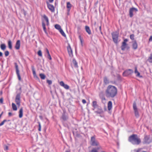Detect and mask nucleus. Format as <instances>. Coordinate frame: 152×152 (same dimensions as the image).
<instances>
[{
	"label": "nucleus",
	"mask_w": 152,
	"mask_h": 152,
	"mask_svg": "<svg viewBox=\"0 0 152 152\" xmlns=\"http://www.w3.org/2000/svg\"><path fill=\"white\" fill-rule=\"evenodd\" d=\"M90 142L91 145L93 146H97L99 145L98 142L96 140L95 135L91 137Z\"/></svg>",
	"instance_id": "nucleus-6"
},
{
	"label": "nucleus",
	"mask_w": 152,
	"mask_h": 152,
	"mask_svg": "<svg viewBox=\"0 0 152 152\" xmlns=\"http://www.w3.org/2000/svg\"><path fill=\"white\" fill-rule=\"evenodd\" d=\"M138 72V71L137 70V67H135L134 73L135 74H137V73Z\"/></svg>",
	"instance_id": "nucleus-49"
},
{
	"label": "nucleus",
	"mask_w": 152,
	"mask_h": 152,
	"mask_svg": "<svg viewBox=\"0 0 152 152\" xmlns=\"http://www.w3.org/2000/svg\"><path fill=\"white\" fill-rule=\"evenodd\" d=\"M8 116L9 117L11 116L12 115V113L11 112H9L8 113Z\"/></svg>",
	"instance_id": "nucleus-53"
},
{
	"label": "nucleus",
	"mask_w": 152,
	"mask_h": 152,
	"mask_svg": "<svg viewBox=\"0 0 152 152\" xmlns=\"http://www.w3.org/2000/svg\"><path fill=\"white\" fill-rule=\"evenodd\" d=\"M79 38L80 40V42L81 43V45H82L83 44V39L82 38L81 36L80 35H79Z\"/></svg>",
	"instance_id": "nucleus-45"
},
{
	"label": "nucleus",
	"mask_w": 152,
	"mask_h": 152,
	"mask_svg": "<svg viewBox=\"0 0 152 152\" xmlns=\"http://www.w3.org/2000/svg\"><path fill=\"white\" fill-rule=\"evenodd\" d=\"M21 87L20 88L19 90H21Z\"/></svg>",
	"instance_id": "nucleus-64"
},
{
	"label": "nucleus",
	"mask_w": 152,
	"mask_h": 152,
	"mask_svg": "<svg viewBox=\"0 0 152 152\" xmlns=\"http://www.w3.org/2000/svg\"><path fill=\"white\" fill-rule=\"evenodd\" d=\"M5 56L6 57H7L9 56V52L8 50H6L4 52Z\"/></svg>",
	"instance_id": "nucleus-39"
},
{
	"label": "nucleus",
	"mask_w": 152,
	"mask_h": 152,
	"mask_svg": "<svg viewBox=\"0 0 152 152\" xmlns=\"http://www.w3.org/2000/svg\"><path fill=\"white\" fill-rule=\"evenodd\" d=\"M23 116V108L22 107H21L19 111V117L21 118Z\"/></svg>",
	"instance_id": "nucleus-20"
},
{
	"label": "nucleus",
	"mask_w": 152,
	"mask_h": 152,
	"mask_svg": "<svg viewBox=\"0 0 152 152\" xmlns=\"http://www.w3.org/2000/svg\"><path fill=\"white\" fill-rule=\"evenodd\" d=\"M99 30H100V32L102 34H103V33H102V31H101V26H100L99 27Z\"/></svg>",
	"instance_id": "nucleus-50"
},
{
	"label": "nucleus",
	"mask_w": 152,
	"mask_h": 152,
	"mask_svg": "<svg viewBox=\"0 0 152 152\" xmlns=\"http://www.w3.org/2000/svg\"><path fill=\"white\" fill-rule=\"evenodd\" d=\"M72 63L74 65V66L76 68H77L78 67L77 63V62L76 60L74 58L73 59Z\"/></svg>",
	"instance_id": "nucleus-26"
},
{
	"label": "nucleus",
	"mask_w": 152,
	"mask_h": 152,
	"mask_svg": "<svg viewBox=\"0 0 152 152\" xmlns=\"http://www.w3.org/2000/svg\"><path fill=\"white\" fill-rule=\"evenodd\" d=\"M60 92H61V94L62 95H63L64 94V93L62 91H61V90H60Z\"/></svg>",
	"instance_id": "nucleus-59"
},
{
	"label": "nucleus",
	"mask_w": 152,
	"mask_h": 152,
	"mask_svg": "<svg viewBox=\"0 0 152 152\" xmlns=\"http://www.w3.org/2000/svg\"><path fill=\"white\" fill-rule=\"evenodd\" d=\"M14 64L16 70V73L18 76V79L20 81L21 79L20 74V71L18 68V65L17 63L15 62L14 63Z\"/></svg>",
	"instance_id": "nucleus-8"
},
{
	"label": "nucleus",
	"mask_w": 152,
	"mask_h": 152,
	"mask_svg": "<svg viewBox=\"0 0 152 152\" xmlns=\"http://www.w3.org/2000/svg\"><path fill=\"white\" fill-rule=\"evenodd\" d=\"M63 87L66 89H68L69 88V86L67 84H65Z\"/></svg>",
	"instance_id": "nucleus-42"
},
{
	"label": "nucleus",
	"mask_w": 152,
	"mask_h": 152,
	"mask_svg": "<svg viewBox=\"0 0 152 152\" xmlns=\"http://www.w3.org/2000/svg\"><path fill=\"white\" fill-rule=\"evenodd\" d=\"M37 54L40 57L42 56V52L40 50H39L38 51Z\"/></svg>",
	"instance_id": "nucleus-38"
},
{
	"label": "nucleus",
	"mask_w": 152,
	"mask_h": 152,
	"mask_svg": "<svg viewBox=\"0 0 152 152\" xmlns=\"http://www.w3.org/2000/svg\"><path fill=\"white\" fill-rule=\"evenodd\" d=\"M96 108L97 109V110L95 111V113L99 114H101L103 113V111L101 107L99 106Z\"/></svg>",
	"instance_id": "nucleus-15"
},
{
	"label": "nucleus",
	"mask_w": 152,
	"mask_h": 152,
	"mask_svg": "<svg viewBox=\"0 0 152 152\" xmlns=\"http://www.w3.org/2000/svg\"><path fill=\"white\" fill-rule=\"evenodd\" d=\"M61 120L62 121H66L69 119L68 115L66 110H63L61 116L60 118Z\"/></svg>",
	"instance_id": "nucleus-5"
},
{
	"label": "nucleus",
	"mask_w": 152,
	"mask_h": 152,
	"mask_svg": "<svg viewBox=\"0 0 152 152\" xmlns=\"http://www.w3.org/2000/svg\"><path fill=\"white\" fill-rule=\"evenodd\" d=\"M100 98H101V99L102 100H106V99L105 98V97H104V96H102V97H100Z\"/></svg>",
	"instance_id": "nucleus-52"
},
{
	"label": "nucleus",
	"mask_w": 152,
	"mask_h": 152,
	"mask_svg": "<svg viewBox=\"0 0 152 152\" xmlns=\"http://www.w3.org/2000/svg\"><path fill=\"white\" fill-rule=\"evenodd\" d=\"M112 103L111 101H109L108 103V109L109 110H111L112 108Z\"/></svg>",
	"instance_id": "nucleus-24"
},
{
	"label": "nucleus",
	"mask_w": 152,
	"mask_h": 152,
	"mask_svg": "<svg viewBox=\"0 0 152 152\" xmlns=\"http://www.w3.org/2000/svg\"><path fill=\"white\" fill-rule=\"evenodd\" d=\"M32 71L33 72V75L34 76V77L35 78H36L37 79H39V77L37 76L36 72L34 69V67L33 66H32Z\"/></svg>",
	"instance_id": "nucleus-18"
},
{
	"label": "nucleus",
	"mask_w": 152,
	"mask_h": 152,
	"mask_svg": "<svg viewBox=\"0 0 152 152\" xmlns=\"http://www.w3.org/2000/svg\"><path fill=\"white\" fill-rule=\"evenodd\" d=\"M20 41L19 40H17L15 46V48L16 50H19L20 49Z\"/></svg>",
	"instance_id": "nucleus-16"
},
{
	"label": "nucleus",
	"mask_w": 152,
	"mask_h": 152,
	"mask_svg": "<svg viewBox=\"0 0 152 152\" xmlns=\"http://www.w3.org/2000/svg\"><path fill=\"white\" fill-rule=\"evenodd\" d=\"M134 37V34H132L130 35V38L132 40H134V41L135 40Z\"/></svg>",
	"instance_id": "nucleus-37"
},
{
	"label": "nucleus",
	"mask_w": 152,
	"mask_h": 152,
	"mask_svg": "<svg viewBox=\"0 0 152 152\" xmlns=\"http://www.w3.org/2000/svg\"><path fill=\"white\" fill-rule=\"evenodd\" d=\"M21 12L23 13L25 16H26V11L23 9H22L21 10Z\"/></svg>",
	"instance_id": "nucleus-40"
},
{
	"label": "nucleus",
	"mask_w": 152,
	"mask_h": 152,
	"mask_svg": "<svg viewBox=\"0 0 152 152\" xmlns=\"http://www.w3.org/2000/svg\"><path fill=\"white\" fill-rule=\"evenodd\" d=\"M42 17L44 18L46 22V25L47 26H48L49 24V21L48 18L45 15H44L42 16Z\"/></svg>",
	"instance_id": "nucleus-21"
},
{
	"label": "nucleus",
	"mask_w": 152,
	"mask_h": 152,
	"mask_svg": "<svg viewBox=\"0 0 152 152\" xmlns=\"http://www.w3.org/2000/svg\"><path fill=\"white\" fill-rule=\"evenodd\" d=\"M134 11H135L137 12V8L132 7L129 10V16L130 17L132 18L133 17V12Z\"/></svg>",
	"instance_id": "nucleus-13"
},
{
	"label": "nucleus",
	"mask_w": 152,
	"mask_h": 152,
	"mask_svg": "<svg viewBox=\"0 0 152 152\" xmlns=\"http://www.w3.org/2000/svg\"><path fill=\"white\" fill-rule=\"evenodd\" d=\"M148 61L149 62L152 63V53L150 54V56L148 59Z\"/></svg>",
	"instance_id": "nucleus-31"
},
{
	"label": "nucleus",
	"mask_w": 152,
	"mask_h": 152,
	"mask_svg": "<svg viewBox=\"0 0 152 152\" xmlns=\"http://www.w3.org/2000/svg\"><path fill=\"white\" fill-rule=\"evenodd\" d=\"M85 30L86 32L88 34L90 35L91 34V30L88 26H85Z\"/></svg>",
	"instance_id": "nucleus-17"
},
{
	"label": "nucleus",
	"mask_w": 152,
	"mask_h": 152,
	"mask_svg": "<svg viewBox=\"0 0 152 152\" xmlns=\"http://www.w3.org/2000/svg\"><path fill=\"white\" fill-rule=\"evenodd\" d=\"M104 82L105 85L109 84L110 83L109 80L106 77H105L103 78Z\"/></svg>",
	"instance_id": "nucleus-22"
},
{
	"label": "nucleus",
	"mask_w": 152,
	"mask_h": 152,
	"mask_svg": "<svg viewBox=\"0 0 152 152\" xmlns=\"http://www.w3.org/2000/svg\"><path fill=\"white\" fill-rule=\"evenodd\" d=\"M71 8H67V12H69Z\"/></svg>",
	"instance_id": "nucleus-57"
},
{
	"label": "nucleus",
	"mask_w": 152,
	"mask_h": 152,
	"mask_svg": "<svg viewBox=\"0 0 152 152\" xmlns=\"http://www.w3.org/2000/svg\"><path fill=\"white\" fill-rule=\"evenodd\" d=\"M55 28L59 31L61 29V27L60 25L58 24H56L55 25Z\"/></svg>",
	"instance_id": "nucleus-33"
},
{
	"label": "nucleus",
	"mask_w": 152,
	"mask_h": 152,
	"mask_svg": "<svg viewBox=\"0 0 152 152\" xmlns=\"http://www.w3.org/2000/svg\"><path fill=\"white\" fill-rule=\"evenodd\" d=\"M92 107L94 108H96L99 106L97 104V102L96 101H93L92 104Z\"/></svg>",
	"instance_id": "nucleus-19"
},
{
	"label": "nucleus",
	"mask_w": 152,
	"mask_h": 152,
	"mask_svg": "<svg viewBox=\"0 0 152 152\" xmlns=\"http://www.w3.org/2000/svg\"><path fill=\"white\" fill-rule=\"evenodd\" d=\"M67 50L69 56L70 57H72L73 56L72 50L70 44H68V46L67 47Z\"/></svg>",
	"instance_id": "nucleus-11"
},
{
	"label": "nucleus",
	"mask_w": 152,
	"mask_h": 152,
	"mask_svg": "<svg viewBox=\"0 0 152 152\" xmlns=\"http://www.w3.org/2000/svg\"><path fill=\"white\" fill-rule=\"evenodd\" d=\"M133 72V71L130 69H129L125 70L123 73V75L124 76H127L131 74Z\"/></svg>",
	"instance_id": "nucleus-10"
},
{
	"label": "nucleus",
	"mask_w": 152,
	"mask_h": 152,
	"mask_svg": "<svg viewBox=\"0 0 152 152\" xmlns=\"http://www.w3.org/2000/svg\"><path fill=\"white\" fill-rule=\"evenodd\" d=\"M72 5L69 2L67 3L66 7L67 8H71Z\"/></svg>",
	"instance_id": "nucleus-35"
},
{
	"label": "nucleus",
	"mask_w": 152,
	"mask_h": 152,
	"mask_svg": "<svg viewBox=\"0 0 152 152\" xmlns=\"http://www.w3.org/2000/svg\"><path fill=\"white\" fill-rule=\"evenodd\" d=\"M47 7L52 12H53L55 11V8L54 6L49 3L48 1L46 2Z\"/></svg>",
	"instance_id": "nucleus-12"
},
{
	"label": "nucleus",
	"mask_w": 152,
	"mask_h": 152,
	"mask_svg": "<svg viewBox=\"0 0 152 152\" xmlns=\"http://www.w3.org/2000/svg\"><path fill=\"white\" fill-rule=\"evenodd\" d=\"M39 76L42 79L44 80L45 79L46 76L45 75L42 73H41L39 74Z\"/></svg>",
	"instance_id": "nucleus-32"
},
{
	"label": "nucleus",
	"mask_w": 152,
	"mask_h": 152,
	"mask_svg": "<svg viewBox=\"0 0 152 152\" xmlns=\"http://www.w3.org/2000/svg\"><path fill=\"white\" fill-rule=\"evenodd\" d=\"M8 45L9 48L10 50H12V44L10 40H9L8 41Z\"/></svg>",
	"instance_id": "nucleus-23"
},
{
	"label": "nucleus",
	"mask_w": 152,
	"mask_h": 152,
	"mask_svg": "<svg viewBox=\"0 0 152 152\" xmlns=\"http://www.w3.org/2000/svg\"><path fill=\"white\" fill-rule=\"evenodd\" d=\"M128 41V39H126L124 40V41L122 42V45L121 47V50L124 51L125 49H126L127 50L129 49L130 47L126 43V42Z\"/></svg>",
	"instance_id": "nucleus-4"
},
{
	"label": "nucleus",
	"mask_w": 152,
	"mask_h": 152,
	"mask_svg": "<svg viewBox=\"0 0 152 152\" xmlns=\"http://www.w3.org/2000/svg\"><path fill=\"white\" fill-rule=\"evenodd\" d=\"M149 41L150 42L152 41V36H150V37L149 39Z\"/></svg>",
	"instance_id": "nucleus-54"
},
{
	"label": "nucleus",
	"mask_w": 152,
	"mask_h": 152,
	"mask_svg": "<svg viewBox=\"0 0 152 152\" xmlns=\"http://www.w3.org/2000/svg\"><path fill=\"white\" fill-rule=\"evenodd\" d=\"M10 121V120H7L6 119H4L2 122H1L0 123V126H2L4 124V123H5V122H7V121Z\"/></svg>",
	"instance_id": "nucleus-34"
},
{
	"label": "nucleus",
	"mask_w": 152,
	"mask_h": 152,
	"mask_svg": "<svg viewBox=\"0 0 152 152\" xmlns=\"http://www.w3.org/2000/svg\"><path fill=\"white\" fill-rule=\"evenodd\" d=\"M136 76L139 77H142V76L141 75H140V73L139 72H138L137 73V74H136Z\"/></svg>",
	"instance_id": "nucleus-43"
},
{
	"label": "nucleus",
	"mask_w": 152,
	"mask_h": 152,
	"mask_svg": "<svg viewBox=\"0 0 152 152\" xmlns=\"http://www.w3.org/2000/svg\"><path fill=\"white\" fill-rule=\"evenodd\" d=\"M2 94V91H1L0 92V94L1 95Z\"/></svg>",
	"instance_id": "nucleus-61"
},
{
	"label": "nucleus",
	"mask_w": 152,
	"mask_h": 152,
	"mask_svg": "<svg viewBox=\"0 0 152 152\" xmlns=\"http://www.w3.org/2000/svg\"><path fill=\"white\" fill-rule=\"evenodd\" d=\"M0 47L1 49L3 50H4L6 48V45L5 44H1Z\"/></svg>",
	"instance_id": "nucleus-28"
},
{
	"label": "nucleus",
	"mask_w": 152,
	"mask_h": 152,
	"mask_svg": "<svg viewBox=\"0 0 152 152\" xmlns=\"http://www.w3.org/2000/svg\"><path fill=\"white\" fill-rule=\"evenodd\" d=\"M46 52L47 53V58H48L50 60H51L52 59V58H51L50 55L49 53V50L47 48H46Z\"/></svg>",
	"instance_id": "nucleus-27"
},
{
	"label": "nucleus",
	"mask_w": 152,
	"mask_h": 152,
	"mask_svg": "<svg viewBox=\"0 0 152 152\" xmlns=\"http://www.w3.org/2000/svg\"><path fill=\"white\" fill-rule=\"evenodd\" d=\"M77 29L78 30H80V27H77Z\"/></svg>",
	"instance_id": "nucleus-62"
},
{
	"label": "nucleus",
	"mask_w": 152,
	"mask_h": 152,
	"mask_svg": "<svg viewBox=\"0 0 152 152\" xmlns=\"http://www.w3.org/2000/svg\"><path fill=\"white\" fill-rule=\"evenodd\" d=\"M132 49L134 50H136L137 48L138 44L136 40L132 42Z\"/></svg>",
	"instance_id": "nucleus-14"
},
{
	"label": "nucleus",
	"mask_w": 152,
	"mask_h": 152,
	"mask_svg": "<svg viewBox=\"0 0 152 152\" xmlns=\"http://www.w3.org/2000/svg\"><path fill=\"white\" fill-rule=\"evenodd\" d=\"M38 126H39L38 130L39 131H40L41 130V125L40 123V122H38Z\"/></svg>",
	"instance_id": "nucleus-41"
},
{
	"label": "nucleus",
	"mask_w": 152,
	"mask_h": 152,
	"mask_svg": "<svg viewBox=\"0 0 152 152\" xmlns=\"http://www.w3.org/2000/svg\"><path fill=\"white\" fill-rule=\"evenodd\" d=\"M61 35L65 37H66V36L63 30L61 28L59 31Z\"/></svg>",
	"instance_id": "nucleus-30"
},
{
	"label": "nucleus",
	"mask_w": 152,
	"mask_h": 152,
	"mask_svg": "<svg viewBox=\"0 0 152 152\" xmlns=\"http://www.w3.org/2000/svg\"><path fill=\"white\" fill-rule=\"evenodd\" d=\"M133 107L134 110L135 116L136 118H138L139 116V115L138 111V109L137 107L136 103L135 102H133Z\"/></svg>",
	"instance_id": "nucleus-7"
},
{
	"label": "nucleus",
	"mask_w": 152,
	"mask_h": 152,
	"mask_svg": "<svg viewBox=\"0 0 152 152\" xmlns=\"http://www.w3.org/2000/svg\"><path fill=\"white\" fill-rule=\"evenodd\" d=\"M8 149V146H6L5 147V149L6 150H7Z\"/></svg>",
	"instance_id": "nucleus-56"
},
{
	"label": "nucleus",
	"mask_w": 152,
	"mask_h": 152,
	"mask_svg": "<svg viewBox=\"0 0 152 152\" xmlns=\"http://www.w3.org/2000/svg\"><path fill=\"white\" fill-rule=\"evenodd\" d=\"M47 83L49 85H51L52 83V81L51 80H47Z\"/></svg>",
	"instance_id": "nucleus-44"
},
{
	"label": "nucleus",
	"mask_w": 152,
	"mask_h": 152,
	"mask_svg": "<svg viewBox=\"0 0 152 152\" xmlns=\"http://www.w3.org/2000/svg\"><path fill=\"white\" fill-rule=\"evenodd\" d=\"M42 26L44 32L45 33H47L45 27V24L43 20H42Z\"/></svg>",
	"instance_id": "nucleus-25"
},
{
	"label": "nucleus",
	"mask_w": 152,
	"mask_h": 152,
	"mask_svg": "<svg viewBox=\"0 0 152 152\" xmlns=\"http://www.w3.org/2000/svg\"><path fill=\"white\" fill-rule=\"evenodd\" d=\"M3 56V53H2L0 51V57Z\"/></svg>",
	"instance_id": "nucleus-55"
},
{
	"label": "nucleus",
	"mask_w": 152,
	"mask_h": 152,
	"mask_svg": "<svg viewBox=\"0 0 152 152\" xmlns=\"http://www.w3.org/2000/svg\"><path fill=\"white\" fill-rule=\"evenodd\" d=\"M3 98H1L0 99V102L1 104H3Z\"/></svg>",
	"instance_id": "nucleus-48"
},
{
	"label": "nucleus",
	"mask_w": 152,
	"mask_h": 152,
	"mask_svg": "<svg viewBox=\"0 0 152 152\" xmlns=\"http://www.w3.org/2000/svg\"><path fill=\"white\" fill-rule=\"evenodd\" d=\"M15 102L18 106L19 107L20 105V93L17 94L15 97Z\"/></svg>",
	"instance_id": "nucleus-9"
},
{
	"label": "nucleus",
	"mask_w": 152,
	"mask_h": 152,
	"mask_svg": "<svg viewBox=\"0 0 152 152\" xmlns=\"http://www.w3.org/2000/svg\"><path fill=\"white\" fill-rule=\"evenodd\" d=\"M12 109L13 110L16 111L17 110V107L15 104L12 103Z\"/></svg>",
	"instance_id": "nucleus-29"
},
{
	"label": "nucleus",
	"mask_w": 152,
	"mask_h": 152,
	"mask_svg": "<svg viewBox=\"0 0 152 152\" xmlns=\"http://www.w3.org/2000/svg\"><path fill=\"white\" fill-rule=\"evenodd\" d=\"M49 1V2L50 3H52L53 2L54 0H48Z\"/></svg>",
	"instance_id": "nucleus-58"
},
{
	"label": "nucleus",
	"mask_w": 152,
	"mask_h": 152,
	"mask_svg": "<svg viewBox=\"0 0 152 152\" xmlns=\"http://www.w3.org/2000/svg\"><path fill=\"white\" fill-rule=\"evenodd\" d=\"M111 35L113 42L115 44H118V40L119 37V33L117 31L113 32L111 33Z\"/></svg>",
	"instance_id": "nucleus-3"
},
{
	"label": "nucleus",
	"mask_w": 152,
	"mask_h": 152,
	"mask_svg": "<svg viewBox=\"0 0 152 152\" xmlns=\"http://www.w3.org/2000/svg\"><path fill=\"white\" fill-rule=\"evenodd\" d=\"M67 14L68 15H69V12H67Z\"/></svg>",
	"instance_id": "nucleus-63"
},
{
	"label": "nucleus",
	"mask_w": 152,
	"mask_h": 152,
	"mask_svg": "<svg viewBox=\"0 0 152 152\" xmlns=\"http://www.w3.org/2000/svg\"><path fill=\"white\" fill-rule=\"evenodd\" d=\"M105 95L108 98H113L117 94V89L115 86L109 85L105 92Z\"/></svg>",
	"instance_id": "nucleus-1"
},
{
	"label": "nucleus",
	"mask_w": 152,
	"mask_h": 152,
	"mask_svg": "<svg viewBox=\"0 0 152 152\" xmlns=\"http://www.w3.org/2000/svg\"><path fill=\"white\" fill-rule=\"evenodd\" d=\"M82 102L84 104L86 103V101L84 99L82 100Z\"/></svg>",
	"instance_id": "nucleus-51"
},
{
	"label": "nucleus",
	"mask_w": 152,
	"mask_h": 152,
	"mask_svg": "<svg viewBox=\"0 0 152 152\" xmlns=\"http://www.w3.org/2000/svg\"><path fill=\"white\" fill-rule=\"evenodd\" d=\"M129 141L133 145H138L141 142L140 138L138 137L136 134H133L130 135L128 138Z\"/></svg>",
	"instance_id": "nucleus-2"
},
{
	"label": "nucleus",
	"mask_w": 152,
	"mask_h": 152,
	"mask_svg": "<svg viewBox=\"0 0 152 152\" xmlns=\"http://www.w3.org/2000/svg\"><path fill=\"white\" fill-rule=\"evenodd\" d=\"M59 84L60 86L63 87L64 86V85L65 84L64 83L63 81H61L59 83Z\"/></svg>",
	"instance_id": "nucleus-46"
},
{
	"label": "nucleus",
	"mask_w": 152,
	"mask_h": 152,
	"mask_svg": "<svg viewBox=\"0 0 152 152\" xmlns=\"http://www.w3.org/2000/svg\"><path fill=\"white\" fill-rule=\"evenodd\" d=\"M65 152H70V150L69 149L67 150H66V151Z\"/></svg>",
	"instance_id": "nucleus-60"
},
{
	"label": "nucleus",
	"mask_w": 152,
	"mask_h": 152,
	"mask_svg": "<svg viewBox=\"0 0 152 152\" xmlns=\"http://www.w3.org/2000/svg\"><path fill=\"white\" fill-rule=\"evenodd\" d=\"M117 79L118 81H121L122 80V78L121 75L119 74H117Z\"/></svg>",
	"instance_id": "nucleus-36"
},
{
	"label": "nucleus",
	"mask_w": 152,
	"mask_h": 152,
	"mask_svg": "<svg viewBox=\"0 0 152 152\" xmlns=\"http://www.w3.org/2000/svg\"><path fill=\"white\" fill-rule=\"evenodd\" d=\"M99 97H101L103 96V91H101L99 93Z\"/></svg>",
	"instance_id": "nucleus-47"
}]
</instances>
